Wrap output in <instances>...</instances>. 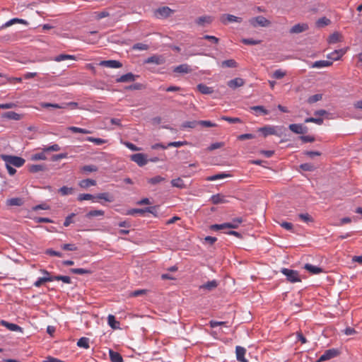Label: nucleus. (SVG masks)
Returning <instances> with one entry per match:
<instances>
[{"instance_id":"f257e3e1","label":"nucleus","mask_w":362,"mask_h":362,"mask_svg":"<svg viewBox=\"0 0 362 362\" xmlns=\"http://www.w3.org/2000/svg\"><path fill=\"white\" fill-rule=\"evenodd\" d=\"M0 158L5 162V165L8 173L11 176L14 175L16 173V170L13 168V166L16 168H21L25 163V160L24 158L17 156L1 154Z\"/></svg>"},{"instance_id":"f03ea898","label":"nucleus","mask_w":362,"mask_h":362,"mask_svg":"<svg viewBox=\"0 0 362 362\" xmlns=\"http://www.w3.org/2000/svg\"><path fill=\"white\" fill-rule=\"evenodd\" d=\"M243 220L242 218L238 217L233 219L230 223H224L222 224H214L211 226V229L214 230H222L225 228H238L240 224L243 223Z\"/></svg>"},{"instance_id":"7ed1b4c3","label":"nucleus","mask_w":362,"mask_h":362,"mask_svg":"<svg viewBox=\"0 0 362 362\" xmlns=\"http://www.w3.org/2000/svg\"><path fill=\"white\" fill-rule=\"evenodd\" d=\"M249 22L250 25L255 28L257 26L268 27L271 24V22L262 16L252 18L250 19Z\"/></svg>"},{"instance_id":"20e7f679","label":"nucleus","mask_w":362,"mask_h":362,"mask_svg":"<svg viewBox=\"0 0 362 362\" xmlns=\"http://www.w3.org/2000/svg\"><path fill=\"white\" fill-rule=\"evenodd\" d=\"M279 130H281L279 127L271 125H266L258 129L259 132L262 133L264 137L269 135H279Z\"/></svg>"},{"instance_id":"39448f33","label":"nucleus","mask_w":362,"mask_h":362,"mask_svg":"<svg viewBox=\"0 0 362 362\" xmlns=\"http://www.w3.org/2000/svg\"><path fill=\"white\" fill-rule=\"evenodd\" d=\"M131 160L135 162L139 166L142 167L147 164L148 160L146 156L144 153H138L130 156Z\"/></svg>"},{"instance_id":"423d86ee","label":"nucleus","mask_w":362,"mask_h":362,"mask_svg":"<svg viewBox=\"0 0 362 362\" xmlns=\"http://www.w3.org/2000/svg\"><path fill=\"white\" fill-rule=\"evenodd\" d=\"M339 354V351L335 349H330L326 350L322 355L319 358L317 362H322L329 360L338 356Z\"/></svg>"},{"instance_id":"0eeeda50","label":"nucleus","mask_w":362,"mask_h":362,"mask_svg":"<svg viewBox=\"0 0 362 362\" xmlns=\"http://www.w3.org/2000/svg\"><path fill=\"white\" fill-rule=\"evenodd\" d=\"M40 272L43 274H47V276L40 277L33 285L35 287H40L45 282L53 281L52 276H50V273L45 269H40Z\"/></svg>"},{"instance_id":"6e6552de","label":"nucleus","mask_w":362,"mask_h":362,"mask_svg":"<svg viewBox=\"0 0 362 362\" xmlns=\"http://www.w3.org/2000/svg\"><path fill=\"white\" fill-rule=\"evenodd\" d=\"M346 49H335L332 52L327 55V58L329 61H337L341 58V57L346 53Z\"/></svg>"},{"instance_id":"1a4fd4ad","label":"nucleus","mask_w":362,"mask_h":362,"mask_svg":"<svg viewBox=\"0 0 362 362\" xmlns=\"http://www.w3.org/2000/svg\"><path fill=\"white\" fill-rule=\"evenodd\" d=\"M101 66H105L111 69H119L122 66V64L117 60H104L99 63Z\"/></svg>"},{"instance_id":"9d476101","label":"nucleus","mask_w":362,"mask_h":362,"mask_svg":"<svg viewBox=\"0 0 362 362\" xmlns=\"http://www.w3.org/2000/svg\"><path fill=\"white\" fill-rule=\"evenodd\" d=\"M221 21L226 24L228 23H241L242 18L240 17H237L235 16L231 15V14H223L221 16Z\"/></svg>"},{"instance_id":"9b49d317","label":"nucleus","mask_w":362,"mask_h":362,"mask_svg":"<svg viewBox=\"0 0 362 362\" xmlns=\"http://www.w3.org/2000/svg\"><path fill=\"white\" fill-rule=\"evenodd\" d=\"M0 325L6 327L10 331L23 332V328L16 324L11 323L6 320H1Z\"/></svg>"},{"instance_id":"f8f14e48","label":"nucleus","mask_w":362,"mask_h":362,"mask_svg":"<svg viewBox=\"0 0 362 362\" xmlns=\"http://www.w3.org/2000/svg\"><path fill=\"white\" fill-rule=\"evenodd\" d=\"M244 84L245 81L241 78H233L232 80L228 81L227 83L228 86L233 90L244 86Z\"/></svg>"},{"instance_id":"ddd939ff","label":"nucleus","mask_w":362,"mask_h":362,"mask_svg":"<svg viewBox=\"0 0 362 362\" xmlns=\"http://www.w3.org/2000/svg\"><path fill=\"white\" fill-rule=\"evenodd\" d=\"M235 353H236V358L238 361L248 362V361L245 358L246 349L244 347L237 346L235 348Z\"/></svg>"},{"instance_id":"4468645a","label":"nucleus","mask_w":362,"mask_h":362,"mask_svg":"<svg viewBox=\"0 0 362 362\" xmlns=\"http://www.w3.org/2000/svg\"><path fill=\"white\" fill-rule=\"evenodd\" d=\"M332 64V62L329 60H320L316 61L311 64L310 66L311 68L322 69L324 67L330 66Z\"/></svg>"},{"instance_id":"2eb2a0df","label":"nucleus","mask_w":362,"mask_h":362,"mask_svg":"<svg viewBox=\"0 0 362 362\" xmlns=\"http://www.w3.org/2000/svg\"><path fill=\"white\" fill-rule=\"evenodd\" d=\"M136 77L137 76H135L132 73H127L126 74L121 76L116 81L118 83L134 81Z\"/></svg>"},{"instance_id":"dca6fc26","label":"nucleus","mask_w":362,"mask_h":362,"mask_svg":"<svg viewBox=\"0 0 362 362\" xmlns=\"http://www.w3.org/2000/svg\"><path fill=\"white\" fill-rule=\"evenodd\" d=\"M213 21V18L210 16H200L196 20V23L201 26L210 24Z\"/></svg>"},{"instance_id":"f3484780","label":"nucleus","mask_w":362,"mask_h":362,"mask_svg":"<svg viewBox=\"0 0 362 362\" xmlns=\"http://www.w3.org/2000/svg\"><path fill=\"white\" fill-rule=\"evenodd\" d=\"M303 268L305 269L312 274H318L323 272V269L321 267L314 266L310 264H305Z\"/></svg>"},{"instance_id":"a211bd4d","label":"nucleus","mask_w":362,"mask_h":362,"mask_svg":"<svg viewBox=\"0 0 362 362\" xmlns=\"http://www.w3.org/2000/svg\"><path fill=\"white\" fill-rule=\"evenodd\" d=\"M165 62L163 57L160 56H152L148 58H147L145 61V63L146 64H162Z\"/></svg>"},{"instance_id":"6ab92c4d","label":"nucleus","mask_w":362,"mask_h":362,"mask_svg":"<svg viewBox=\"0 0 362 362\" xmlns=\"http://www.w3.org/2000/svg\"><path fill=\"white\" fill-rule=\"evenodd\" d=\"M197 88L202 94L209 95L214 93L212 87L207 86L203 83L198 84Z\"/></svg>"},{"instance_id":"aec40b11","label":"nucleus","mask_w":362,"mask_h":362,"mask_svg":"<svg viewBox=\"0 0 362 362\" xmlns=\"http://www.w3.org/2000/svg\"><path fill=\"white\" fill-rule=\"evenodd\" d=\"M172 13H173V11L168 6H163V7L159 8L156 11L157 15H158L160 17H163V18L168 17Z\"/></svg>"},{"instance_id":"412c9836","label":"nucleus","mask_w":362,"mask_h":362,"mask_svg":"<svg viewBox=\"0 0 362 362\" xmlns=\"http://www.w3.org/2000/svg\"><path fill=\"white\" fill-rule=\"evenodd\" d=\"M78 185L83 189H87L91 186L96 185V181L92 179H84L78 182Z\"/></svg>"},{"instance_id":"4be33fe9","label":"nucleus","mask_w":362,"mask_h":362,"mask_svg":"<svg viewBox=\"0 0 362 362\" xmlns=\"http://www.w3.org/2000/svg\"><path fill=\"white\" fill-rule=\"evenodd\" d=\"M211 201L214 204H218L227 202L226 197L221 194H216L211 197Z\"/></svg>"},{"instance_id":"5701e85b","label":"nucleus","mask_w":362,"mask_h":362,"mask_svg":"<svg viewBox=\"0 0 362 362\" xmlns=\"http://www.w3.org/2000/svg\"><path fill=\"white\" fill-rule=\"evenodd\" d=\"M2 117L12 120H20L22 118L21 115L12 111L3 113Z\"/></svg>"},{"instance_id":"b1692460","label":"nucleus","mask_w":362,"mask_h":362,"mask_svg":"<svg viewBox=\"0 0 362 362\" xmlns=\"http://www.w3.org/2000/svg\"><path fill=\"white\" fill-rule=\"evenodd\" d=\"M95 199H103L107 202H112L114 201V197L108 192L99 193L95 196Z\"/></svg>"},{"instance_id":"393cba45","label":"nucleus","mask_w":362,"mask_h":362,"mask_svg":"<svg viewBox=\"0 0 362 362\" xmlns=\"http://www.w3.org/2000/svg\"><path fill=\"white\" fill-rule=\"evenodd\" d=\"M218 286V283L216 280H212L206 282V284L200 286V289H206L208 291H212Z\"/></svg>"},{"instance_id":"a878e982","label":"nucleus","mask_w":362,"mask_h":362,"mask_svg":"<svg viewBox=\"0 0 362 362\" xmlns=\"http://www.w3.org/2000/svg\"><path fill=\"white\" fill-rule=\"evenodd\" d=\"M109 355L112 362H123L122 357L118 352L110 350Z\"/></svg>"},{"instance_id":"bb28decb","label":"nucleus","mask_w":362,"mask_h":362,"mask_svg":"<svg viewBox=\"0 0 362 362\" xmlns=\"http://www.w3.org/2000/svg\"><path fill=\"white\" fill-rule=\"evenodd\" d=\"M171 185L173 187H177L179 189L186 188V185L185 184L184 181L180 177H177L176 179L172 180Z\"/></svg>"},{"instance_id":"cd10ccee","label":"nucleus","mask_w":362,"mask_h":362,"mask_svg":"<svg viewBox=\"0 0 362 362\" xmlns=\"http://www.w3.org/2000/svg\"><path fill=\"white\" fill-rule=\"evenodd\" d=\"M107 323H108L109 326L114 329L119 328V322L115 320V316L112 315H108Z\"/></svg>"},{"instance_id":"c85d7f7f","label":"nucleus","mask_w":362,"mask_h":362,"mask_svg":"<svg viewBox=\"0 0 362 362\" xmlns=\"http://www.w3.org/2000/svg\"><path fill=\"white\" fill-rule=\"evenodd\" d=\"M81 173H88L98 171V167L95 165H83L80 168Z\"/></svg>"},{"instance_id":"c756f323","label":"nucleus","mask_w":362,"mask_h":362,"mask_svg":"<svg viewBox=\"0 0 362 362\" xmlns=\"http://www.w3.org/2000/svg\"><path fill=\"white\" fill-rule=\"evenodd\" d=\"M40 105L42 108L52 107V108H56V109H61V108H65V107H66V105H67V104L59 105V104H56V103H41L40 104Z\"/></svg>"},{"instance_id":"7c9ffc66","label":"nucleus","mask_w":362,"mask_h":362,"mask_svg":"<svg viewBox=\"0 0 362 362\" xmlns=\"http://www.w3.org/2000/svg\"><path fill=\"white\" fill-rule=\"evenodd\" d=\"M6 204L8 206H21L23 201L21 198L16 197L7 199Z\"/></svg>"},{"instance_id":"2f4dec72","label":"nucleus","mask_w":362,"mask_h":362,"mask_svg":"<svg viewBox=\"0 0 362 362\" xmlns=\"http://www.w3.org/2000/svg\"><path fill=\"white\" fill-rule=\"evenodd\" d=\"M341 35L339 33H332L328 38L329 44H334L341 40Z\"/></svg>"},{"instance_id":"473e14b6","label":"nucleus","mask_w":362,"mask_h":362,"mask_svg":"<svg viewBox=\"0 0 362 362\" xmlns=\"http://www.w3.org/2000/svg\"><path fill=\"white\" fill-rule=\"evenodd\" d=\"M66 59H76V57L74 55H70V54H61L59 55H57L54 57V60L56 62H62Z\"/></svg>"},{"instance_id":"72a5a7b5","label":"nucleus","mask_w":362,"mask_h":362,"mask_svg":"<svg viewBox=\"0 0 362 362\" xmlns=\"http://www.w3.org/2000/svg\"><path fill=\"white\" fill-rule=\"evenodd\" d=\"M190 71H191V69L189 68V66L185 64L179 65L174 69V71L177 72V73L187 74V73L190 72Z\"/></svg>"},{"instance_id":"f704fd0d","label":"nucleus","mask_w":362,"mask_h":362,"mask_svg":"<svg viewBox=\"0 0 362 362\" xmlns=\"http://www.w3.org/2000/svg\"><path fill=\"white\" fill-rule=\"evenodd\" d=\"M221 67H229V68H236L238 66V63L234 59H227L223 61L221 64Z\"/></svg>"},{"instance_id":"c9c22d12","label":"nucleus","mask_w":362,"mask_h":362,"mask_svg":"<svg viewBox=\"0 0 362 362\" xmlns=\"http://www.w3.org/2000/svg\"><path fill=\"white\" fill-rule=\"evenodd\" d=\"M70 272L76 274H90L92 271L90 269H86L83 268H73L70 269Z\"/></svg>"},{"instance_id":"e433bc0d","label":"nucleus","mask_w":362,"mask_h":362,"mask_svg":"<svg viewBox=\"0 0 362 362\" xmlns=\"http://www.w3.org/2000/svg\"><path fill=\"white\" fill-rule=\"evenodd\" d=\"M46 159L47 156L45 155V152H44V148L42 152L33 154L30 157V160L33 161L40 160H45Z\"/></svg>"},{"instance_id":"4c0bfd02","label":"nucleus","mask_w":362,"mask_h":362,"mask_svg":"<svg viewBox=\"0 0 362 362\" xmlns=\"http://www.w3.org/2000/svg\"><path fill=\"white\" fill-rule=\"evenodd\" d=\"M77 346L81 348H84L86 349L90 347L89 346V339L87 337H81L77 341Z\"/></svg>"},{"instance_id":"58836bf2","label":"nucleus","mask_w":362,"mask_h":362,"mask_svg":"<svg viewBox=\"0 0 362 362\" xmlns=\"http://www.w3.org/2000/svg\"><path fill=\"white\" fill-rule=\"evenodd\" d=\"M45 170V165H31L28 167V170L33 173H35L40 171H44Z\"/></svg>"},{"instance_id":"ea45409f","label":"nucleus","mask_w":362,"mask_h":362,"mask_svg":"<svg viewBox=\"0 0 362 362\" xmlns=\"http://www.w3.org/2000/svg\"><path fill=\"white\" fill-rule=\"evenodd\" d=\"M105 214V211L103 210H92L86 214V217L90 218L94 216H103Z\"/></svg>"},{"instance_id":"a19ab883","label":"nucleus","mask_w":362,"mask_h":362,"mask_svg":"<svg viewBox=\"0 0 362 362\" xmlns=\"http://www.w3.org/2000/svg\"><path fill=\"white\" fill-rule=\"evenodd\" d=\"M281 272L286 275L291 282H294V271L288 269H282Z\"/></svg>"},{"instance_id":"79ce46f5","label":"nucleus","mask_w":362,"mask_h":362,"mask_svg":"<svg viewBox=\"0 0 362 362\" xmlns=\"http://www.w3.org/2000/svg\"><path fill=\"white\" fill-rule=\"evenodd\" d=\"M68 129L69 131L72 132L73 133H81V134H91V132L86 129H83V128L76 127H69L68 128Z\"/></svg>"},{"instance_id":"37998d69","label":"nucleus","mask_w":362,"mask_h":362,"mask_svg":"<svg viewBox=\"0 0 362 362\" xmlns=\"http://www.w3.org/2000/svg\"><path fill=\"white\" fill-rule=\"evenodd\" d=\"M86 141H88L90 142H93L96 145H102L104 144H106L107 142V140L100 139V138H94L91 136H88L86 139Z\"/></svg>"},{"instance_id":"c03bdc74","label":"nucleus","mask_w":362,"mask_h":362,"mask_svg":"<svg viewBox=\"0 0 362 362\" xmlns=\"http://www.w3.org/2000/svg\"><path fill=\"white\" fill-rule=\"evenodd\" d=\"M298 139L302 143H312L315 141V138L311 135H303L298 137Z\"/></svg>"},{"instance_id":"a18cd8bd","label":"nucleus","mask_w":362,"mask_h":362,"mask_svg":"<svg viewBox=\"0 0 362 362\" xmlns=\"http://www.w3.org/2000/svg\"><path fill=\"white\" fill-rule=\"evenodd\" d=\"M308 128L302 124H296V134H306Z\"/></svg>"},{"instance_id":"49530a36","label":"nucleus","mask_w":362,"mask_h":362,"mask_svg":"<svg viewBox=\"0 0 362 362\" xmlns=\"http://www.w3.org/2000/svg\"><path fill=\"white\" fill-rule=\"evenodd\" d=\"M53 281H62L65 284H71V278L68 276L57 275L52 276Z\"/></svg>"},{"instance_id":"de8ad7c7","label":"nucleus","mask_w":362,"mask_h":362,"mask_svg":"<svg viewBox=\"0 0 362 362\" xmlns=\"http://www.w3.org/2000/svg\"><path fill=\"white\" fill-rule=\"evenodd\" d=\"M229 176H230V175H228V174L219 173V174H216V175L208 177L206 178V180L214 181V180H219V179H223V178L228 177Z\"/></svg>"},{"instance_id":"09e8293b","label":"nucleus","mask_w":362,"mask_h":362,"mask_svg":"<svg viewBox=\"0 0 362 362\" xmlns=\"http://www.w3.org/2000/svg\"><path fill=\"white\" fill-rule=\"evenodd\" d=\"M165 180V178L160 176V175H157V176H155L153 177H151V178H149L148 180V182L151 185H156V184H158L163 181Z\"/></svg>"},{"instance_id":"8fccbe9b","label":"nucleus","mask_w":362,"mask_h":362,"mask_svg":"<svg viewBox=\"0 0 362 362\" xmlns=\"http://www.w3.org/2000/svg\"><path fill=\"white\" fill-rule=\"evenodd\" d=\"M322 98V94L317 93L315 95H313L308 98V103L310 104L315 103L317 101L321 100Z\"/></svg>"},{"instance_id":"3c124183","label":"nucleus","mask_w":362,"mask_h":362,"mask_svg":"<svg viewBox=\"0 0 362 362\" xmlns=\"http://www.w3.org/2000/svg\"><path fill=\"white\" fill-rule=\"evenodd\" d=\"M59 192L61 193L62 195L65 196L68 194H71L74 192V189L72 187L64 186L59 189Z\"/></svg>"},{"instance_id":"603ef678","label":"nucleus","mask_w":362,"mask_h":362,"mask_svg":"<svg viewBox=\"0 0 362 362\" xmlns=\"http://www.w3.org/2000/svg\"><path fill=\"white\" fill-rule=\"evenodd\" d=\"M93 199H95V196L90 194H80L77 198L79 202L84 200H93Z\"/></svg>"},{"instance_id":"864d4df0","label":"nucleus","mask_w":362,"mask_h":362,"mask_svg":"<svg viewBox=\"0 0 362 362\" xmlns=\"http://www.w3.org/2000/svg\"><path fill=\"white\" fill-rule=\"evenodd\" d=\"M243 43L248 45H256L261 43V40L244 38L242 40Z\"/></svg>"},{"instance_id":"5fc2aeb1","label":"nucleus","mask_w":362,"mask_h":362,"mask_svg":"<svg viewBox=\"0 0 362 362\" xmlns=\"http://www.w3.org/2000/svg\"><path fill=\"white\" fill-rule=\"evenodd\" d=\"M16 23H19L25 24V23H26V21L25 20H23V19L13 18V19H11L10 21H7L5 23L4 26L5 27H8V26H11V25H13Z\"/></svg>"},{"instance_id":"6e6d98bb","label":"nucleus","mask_w":362,"mask_h":362,"mask_svg":"<svg viewBox=\"0 0 362 362\" xmlns=\"http://www.w3.org/2000/svg\"><path fill=\"white\" fill-rule=\"evenodd\" d=\"M299 219L304 223L313 221L312 217L308 214H300L298 215Z\"/></svg>"},{"instance_id":"4d7b16f0","label":"nucleus","mask_w":362,"mask_h":362,"mask_svg":"<svg viewBox=\"0 0 362 362\" xmlns=\"http://www.w3.org/2000/svg\"><path fill=\"white\" fill-rule=\"evenodd\" d=\"M305 122H313L318 125H321L323 124V119L320 117H308L305 119Z\"/></svg>"},{"instance_id":"13d9d810","label":"nucleus","mask_w":362,"mask_h":362,"mask_svg":"<svg viewBox=\"0 0 362 362\" xmlns=\"http://www.w3.org/2000/svg\"><path fill=\"white\" fill-rule=\"evenodd\" d=\"M197 124H199V122H197V121H187V122H185L182 124V128H191V129H193V128L196 127Z\"/></svg>"},{"instance_id":"bf43d9fd","label":"nucleus","mask_w":362,"mask_h":362,"mask_svg":"<svg viewBox=\"0 0 362 362\" xmlns=\"http://www.w3.org/2000/svg\"><path fill=\"white\" fill-rule=\"evenodd\" d=\"M223 146H224V143L223 142H216V143L211 144L207 148V150L211 151H214L215 149L220 148L223 147Z\"/></svg>"},{"instance_id":"052dcab7","label":"nucleus","mask_w":362,"mask_h":362,"mask_svg":"<svg viewBox=\"0 0 362 362\" xmlns=\"http://www.w3.org/2000/svg\"><path fill=\"white\" fill-rule=\"evenodd\" d=\"M187 144V141H173V142H170L167 144L168 146V147H176V148H178V147H181L182 146H185Z\"/></svg>"},{"instance_id":"680f3d73","label":"nucleus","mask_w":362,"mask_h":362,"mask_svg":"<svg viewBox=\"0 0 362 362\" xmlns=\"http://www.w3.org/2000/svg\"><path fill=\"white\" fill-rule=\"evenodd\" d=\"M300 170H304V171H313L315 169L314 165H312L311 163H308L301 164L300 165Z\"/></svg>"},{"instance_id":"e2e57ef3","label":"nucleus","mask_w":362,"mask_h":362,"mask_svg":"<svg viewBox=\"0 0 362 362\" xmlns=\"http://www.w3.org/2000/svg\"><path fill=\"white\" fill-rule=\"evenodd\" d=\"M109 16V13L107 11H103L101 12H95L94 17L97 20H100L101 18L107 17Z\"/></svg>"},{"instance_id":"0e129e2a","label":"nucleus","mask_w":362,"mask_h":362,"mask_svg":"<svg viewBox=\"0 0 362 362\" xmlns=\"http://www.w3.org/2000/svg\"><path fill=\"white\" fill-rule=\"evenodd\" d=\"M221 119L227 121L229 123H232V124L241 122L240 119L238 117H227V116H223L221 117Z\"/></svg>"},{"instance_id":"69168bd1","label":"nucleus","mask_w":362,"mask_h":362,"mask_svg":"<svg viewBox=\"0 0 362 362\" xmlns=\"http://www.w3.org/2000/svg\"><path fill=\"white\" fill-rule=\"evenodd\" d=\"M308 28V25L305 23L296 25V33H299L306 30Z\"/></svg>"},{"instance_id":"338daca9","label":"nucleus","mask_w":362,"mask_h":362,"mask_svg":"<svg viewBox=\"0 0 362 362\" xmlns=\"http://www.w3.org/2000/svg\"><path fill=\"white\" fill-rule=\"evenodd\" d=\"M148 45L143 43H136L133 46V49L135 50H147Z\"/></svg>"},{"instance_id":"774afa93","label":"nucleus","mask_w":362,"mask_h":362,"mask_svg":"<svg viewBox=\"0 0 362 362\" xmlns=\"http://www.w3.org/2000/svg\"><path fill=\"white\" fill-rule=\"evenodd\" d=\"M59 150L60 146L58 144H53L52 146L44 148V152L59 151Z\"/></svg>"}]
</instances>
